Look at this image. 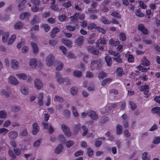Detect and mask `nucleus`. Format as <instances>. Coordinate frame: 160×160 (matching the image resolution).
Listing matches in <instances>:
<instances>
[{
	"mask_svg": "<svg viewBox=\"0 0 160 160\" xmlns=\"http://www.w3.org/2000/svg\"><path fill=\"white\" fill-rule=\"evenodd\" d=\"M101 60H94L92 61L91 63V70H93L95 69H96L97 70L100 69L101 66Z\"/></svg>",
	"mask_w": 160,
	"mask_h": 160,
	"instance_id": "obj_1",
	"label": "nucleus"
},
{
	"mask_svg": "<svg viewBox=\"0 0 160 160\" xmlns=\"http://www.w3.org/2000/svg\"><path fill=\"white\" fill-rule=\"evenodd\" d=\"M61 73L59 72H57L56 74V78H58L57 79L58 82L61 84V83H64L65 82H66V84L67 85H69L71 83V82L69 80L66 78H62L60 77Z\"/></svg>",
	"mask_w": 160,
	"mask_h": 160,
	"instance_id": "obj_2",
	"label": "nucleus"
},
{
	"mask_svg": "<svg viewBox=\"0 0 160 160\" xmlns=\"http://www.w3.org/2000/svg\"><path fill=\"white\" fill-rule=\"evenodd\" d=\"M86 114L87 116H89L93 120H96L98 118V116L94 111L90 110L87 111Z\"/></svg>",
	"mask_w": 160,
	"mask_h": 160,
	"instance_id": "obj_3",
	"label": "nucleus"
},
{
	"mask_svg": "<svg viewBox=\"0 0 160 160\" xmlns=\"http://www.w3.org/2000/svg\"><path fill=\"white\" fill-rule=\"evenodd\" d=\"M54 60V57L52 55H49L47 57L46 60L47 65L48 66H52L53 64Z\"/></svg>",
	"mask_w": 160,
	"mask_h": 160,
	"instance_id": "obj_4",
	"label": "nucleus"
},
{
	"mask_svg": "<svg viewBox=\"0 0 160 160\" xmlns=\"http://www.w3.org/2000/svg\"><path fill=\"white\" fill-rule=\"evenodd\" d=\"M138 30L141 31L143 34L146 35L148 34V32L147 29L142 24H139L138 25Z\"/></svg>",
	"mask_w": 160,
	"mask_h": 160,
	"instance_id": "obj_5",
	"label": "nucleus"
},
{
	"mask_svg": "<svg viewBox=\"0 0 160 160\" xmlns=\"http://www.w3.org/2000/svg\"><path fill=\"white\" fill-rule=\"evenodd\" d=\"M62 129L65 135L68 137L71 136V132L69 131L68 127L62 124L61 126Z\"/></svg>",
	"mask_w": 160,
	"mask_h": 160,
	"instance_id": "obj_6",
	"label": "nucleus"
},
{
	"mask_svg": "<svg viewBox=\"0 0 160 160\" xmlns=\"http://www.w3.org/2000/svg\"><path fill=\"white\" fill-rule=\"evenodd\" d=\"M34 85L38 89H40L42 88L43 86L41 81L38 78H36L34 81Z\"/></svg>",
	"mask_w": 160,
	"mask_h": 160,
	"instance_id": "obj_7",
	"label": "nucleus"
},
{
	"mask_svg": "<svg viewBox=\"0 0 160 160\" xmlns=\"http://www.w3.org/2000/svg\"><path fill=\"white\" fill-rule=\"evenodd\" d=\"M88 52L94 55H98L99 53L98 50H95V48L92 46H89L87 47Z\"/></svg>",
	"mask_w": 160,
	"mask_h": 160,
	"instance_id": "obj_8",
	"label": "nucleus"
},
{
	"mask_svg": "<svg viewBox=\"0 0 160 160\" xmlns=\"http://www.w3.org/2000/svg\"><path fill=\"white\" fill-rule=\"evenodd\" d=\"M32 126V134L33 135H36L38 133L39 130V127L38 124L36 122L34 123Z\"/></svg>",
	"mask_w": 160,
	"mask_h": 160,
	"instance_id": "obj_9",
	"label": "nucleus"
},
{
	"mask_svg": "<svg viewBox=\"0 0 160 160\" xmlns=\"http://www.w3.org/2000/svg\"><path fill=\"white\" fill-rule=\"evenodd\" d=\"M37 60L36 59L33 58L31 59L29 62V65L32 69H34L37 66Z\"/></svg>",
	"mask_w": 160,
	"mask_h": 160,
	"instance_id": "obj_10",
	"label": "nucleus"
},
{
	"mask_svg": "<svg viewBox=\"0 0 160 160\" xmlns=\"http://www.w3.org/2000/svg\"><path fill=\"white\" fill-rule=\"evenodd\" d=\"M26 2V0H19L18 2V7L19 10L22 11L25 8L24 4Z\"/></svg>",
	"mask_w": 160,
	"mask_h": 160,
	"instance_id": "obj_11",
	"label": "nucleus"
},
{
	"mask_svg": "<svg viewBox=\"0 0 160 160\" xmlns=\"http://www.w3.org/2000/svg\"><path fill=\"white\" fill-rule=\"evenodd\" d=\"M8 82L12 84L17 85L18 82L16 78L12 76H10L8 78Z\"/></svg>",
	"mask_w": 160,
	"mask_h": 160,
	"instance_id": "obj_12",
	"label": "nucleus"
},
{
	"mask_svg": "<svg viewBox=\"0 0 160 160\" xmlns=\"http://www.w3.org/2000/svg\"><path fill=\"white\" fill-rule=\"evenodd\" d=\"M18 136V133L16 131H11L8 134V137L11 139H15Z\"/></svg>",
	"mask_w": 160,
	"mask_h": 160,
	"instance_id": "obj_13",
	"label": "nucleus"
},
{
	"mask_svg": "<svg viewBox=\"0 0 160 160\" xmlns=\"http://www.w3.org/2000/svg\"><path fill=\"white\" fill-rule=\"evenodd\" d=\"M61 41L63 44L68 47H71L72 46V43L69 40L63 38L62 39Z\"/></svg>",
	"mask_w": 160,
	"mask_h": 160,
	"instance_id": "obj_14",
	"label": "nucleus"
},
{
	"mask_svg": "<svg viewBox=\"0 0 160 160\" xmlns=\"http://www.w3.org/2000/svg\"><path fill=\"white\" fill-rule=\"evenodd\" d=\"M141 64L143 66L147 67L149 66L150 65V62L147 59L146 56H144L142 59Z\"/></svg>",
	"mask_w": 160,
	"mask_h": 160,
	"instance_id": "obj_15",
	"label": "nucleus"
},
{
	"mask_svg": "<svg viewBox=\"0 0 160 160\" xmlns=\"http://www.w3.org/2000/svg\"><path fill=\"white\" fill-rule=\"evenodd\" d=\"M11 67L14 69H18L19 67V62L15 59H12L11 62Z\"/></svg>",
	"mask_w": 160,
	"mask_h": 160,
	"instance_id": "obj_16",
	"label": "nucleus"
},
{
	"mask_svg": "<svg viewBox=\"0 0 160 160\" xmlns=\"http://www.w3.org/2000/svg\"><path fill=\"white\" fill-rule=\"evenodd\" d=\"M79 13H75L73 16H71L70 18L71 21L75 22H77L78 19Z\"/></svg>",
	"mask_w": 160,
	"mask_h": 160,
	"instance_id": "obj_17",
	"label": "nucleus"
},
{
	"mask_svg": "<svg viewBox=\"0 0 160 160\" xmlns=\"http://www.w3.org/2000/svg\"><path fill=\"white\" fill-rule=\"evenodd\" d=\"M31 45L33 48V52L34 54L38 53V48L37 45L35 43L32 42Z\"/></svg>",
	"mask_w": 160,
	"mask_h": 160,
	"instance_id": "obj_18",
	"label": "nucleus"
},
{
	"mask_svg": "<svg viewBox=\"0 0 160 160\" xmlns=\"http://www.w3.org/2000/svg\"><path fill=\"white\" fill-rule=\"evenodd\" d=\"M84 41V37L82 36L79 37L76 40L75 42L78 46L81 45Z\"/></svg>",
	"mask_w": 160,
	"mask_h": 160,
	"instance_id": "obj_19",
	"label": "nucleus"
},
{
	"mask_svg": "<svg viewBox=\"0 0 160 160\" xmlns=\"http://www.w3.org/2000/svg\"><path fill=\"white\" fill-rule=\"evenodd\" d=\"M23 27V24L21 22H16L14 25L15 29L18 30H20Z\"/></svg>",
	"mask_w": 160,
	"mask_h": 160,
	"instance_id": "obj_20",
	"label": "nucleus"
},
{
	"mask_svg": "<svg viewBox=\"0 0 160 160\" xmlns=\"http://www.w3.org/2000/svg\"><path fill=\"white\" fill-rule=\"evenodd\" d=\"M151 112L153 114H157L160 116V107H154L151 109Z\"/></svg>",
	"mask_w": 160,
	"mask_h": 160,
	"instance_id": "obj_21",
	"label": "nucleus"
},
{
	"mask_svg": "<svg viewBox=\"0 0 160 160\" xmlns=\"http://www.w3.org/2000/svg\"><path fill=\"white\" fill-rule=\"evenodd\" d=\"M60 31L59 29L58 28H54L51 32V36L52 38H54L56 34L59 32Z\"/></svg>",
	"mask_w": 160,
	"mask_h": 160,
	"instance_id": "obj_22",
	"label": "nucleus"
},
{
	"mask_svg": "<svg viewBox=\"0 0 160 160\" xmlns=\"http://www.w3.org/2000/svg\"><path fill=\"white\" fill-rule=\"evenodd\" d=\"M43 93H40L38 97V102L40 106H42L43 104Z\"/></svg>",
	"mask_w": 160,
	"mask_h": 160,
	"instance_id": "obj_23",
	"label": "nucleus"
},
{
	"mask_svg": "<svg viewBox=\"0 0 160 160\" xmlns=\"http://www.w3.org/2000/svg\"><path fill=\"white\" fill-rule=\"evenodd\" d=\"M63 149V146L62 144H59L55 149V152L57 154L60 153Z\"/></svg>",
	"mask_w": 160,
	"mask_h": 160,
	"instance_id": "obj_24",
	"label": "nucleus"
},
{
	"mask_svg": "<svg viewBox=\"0 0 160 160\" xmlns=\"http://www.w3.org/2000/svg\"><path fill=\"white\" fill-rule=\"evenodd\" d=\"M116 73L118 76L122 77L124 74L123 69L121 67H118L117 69Z\"/></svg>",
	"mask_w": 160,
	"mask_h": 160,
	"instance_id": "obj_25",
	"label": "nucleus"
},
{
	"mask_svg": "<svg viewBox=\"0 0 160 160\" xmlns=\"http://www.w3.org/2000/svg\"><path fill=\"white\" fill-rule=\"evenodd\" d=\"M9 36V33L8 32H5L3 34L2 36V41L3 42H7L8 38Z\"/></svg>",
	"mask_w": 160,
	"mask_h": 160,
	"instance_id": "obj_26",
	"label": "nucleus"
},
{
	"mask_svg": "<svg viewBox=\"0 0 160 160\" xmlns=\"http://www.w3.org/2000/svg\"><path fill=\"white\" fill-rule=\"evenodd\" d=\"M111 15L116 19H121L122 18L120 14L116 11H113L111 14Z\"/></svg>",
	"mask_w": 160,
	"mask_h": 160,
	"instance_id": "obj_27",
	"label": "nucleus"
},
{
	"mask_svg": "<svg viewBox=\"0 0 160 160\" xmlns=\"http://www.w3.org/2000/svg\"><path fill=\"white\" fill-rule=\"evenodd\" d=\"M105 60L108 66H110L112 64V58L109 56L108 55L106 56Z\"/></svg>",
	"mask_w": 160,
	"mask_h": 160,
	"instance_id": "obj_28",
	"label": "nucleus"
},
{
	"mask_svg": "<svg viewBox=\"0 0 160 160\" xmlns=\"http://www.w3.org/2000/svg\"><path fill=\"white\" fill-rule=\"evenodd\" d=\"M142 159L143 160H150V156L147 152H145L142 154Z\"/></svg>",
	"mask_w": 160,
	"mask_h": 160,
	"instance_id": "obj_29",
	"label": "nucleus"
},
{
	"mask_svg": "<svg viewBox=\"0 0 160 160\" xmlns=\"http://www.w3.org/2000/svg\"><path fill=\"white\" fill-rule=\"evenodd\" d=\"M30 15V14L29 12H26L21 13L20 15L19 18L21 19H24L25 18L28 17Z\"/></svg>",
	"mask_w": 160,
	"mask_h": 160,
	"instance_id": "obj_30",
	"label": "nucleus"
},
{
	"mask_svg": "<svg viewBox=\"0 0 160 160\" xmlns=\"http://www.w3.org/2000/svg\"><path fill=\"white\" fill-rule=\"evenodd\" d=\"M122 126L120 124H118L116 127V133L118 134H120L122 132Z\"/></svg>",
	"mask_w": 160,
	"mask_h": 160,
	"instance_id": "obj_31",
	"label": "nucleus"
},
{
	"mask_svg": "<svg viewBox=\"0 0 160 160\" xmlns=\"http://www.w3.org/2000/svg\"><path fill=\"white\" fill-rule=\"evenodd\" d=\"M16 76L18 78L23 80H25L27 78V75L23 73L17 74Z\"/></svg>",
	"mask_w": 160,
	"mask_h": 160,
	"instance_id": "obj_32",
	"label": "nucleus"
},
{
	"mask_svg": "<svg viewBox=\"0 0 160 160\" xmlns=\"http://www.w3.org/2000/svg\"><path fill=\"white\" fill-rule=\"evenodd\" d=\"M119 36V39L122 41H124L126 39V36L125 34L123 32L120 33Z\"/></svg>",
	"mask_w": 160,
	"mask_h": 160,
	"instance_id": "obj_33",
	"label": "nucleus"
},
{
	"mask_svg": "<svg viewBox=\"0 0 160 160\" xmlns=\"http://www.w3.org/2000/svg\"><path fill=\"white\" fill-rule=\"evenodd\" d=\"M82 72L79 70H75L73 72V75L76 77H80L82 76Z\"/></svg>",
	"mask_w": 160,
	"mask_h": 160,
	"instance_id": "obj_34",
	"label": "nucleus"
},
{
	"mask_svg": "<svg viewBox=\"0 0 160 160\" xmlns=\"http://www.w3.org/2000/svg\"><path fill=\"white\" fill-rule=\"evenodd\" d=\"M16 35L13 34L12 35L11 38L9 39L8 42V44L10 45L12 44L16 38Z\"/></svg>",
	"mask_w": 160,
	"mask_h": 160,
	"instance_id": "obj_35",
	"label": "nucleus"
},
{
	"mask_svg": "<svg viewBox=\"0 0 160 160\" xmlns=\"http://www.w3.org/2000/svg\"><path fill=\"white\" fill-rule=\"evenodd\" d=\"M21 91L22 93L25 95H27L28 93V88L25 87H22Z\"/></svg>",
	"mask_w": 160,
	"mask_h": 160,
	"instance_id": "obj_36",
	"label": "nucleus"
},
{
	"mask_svg": "<svg viewBox=\"0 0 160 160\" xmlns=\"http://www.w3.org/2000/svg\"><path fill=\"white\" fill-rule=\"evenodd\" d=\"M96 29L99 32L102 33V34H105L106 32V30L102 28L99 26H97L96 28Z\"/></svg>",
	"mask_w": 160,
	"mask_h": 160,
	"instance_id": "obj_37",
	"label": "nucleus"
},
{
	"mask_svg": "<svg viewBox=\"0 0 160 160\" xmlns=\"http://www.w3.org/2000/svg\"><path fill=\"white\" fill-rule=\"evenodd\" d=\"M97 27L96 24L94 23H91L89 24L87 27V28L88 30H91L94 28L96 29V28Z\"/></svg>",
	"mask_w": 160,
	"mask_h": 160,
	"instance_id": "obj_38",
	"label": "nucleus"
},
{
	"mask_svg": "<svg viewBox=\"0 0 160 160\" xmlns=\"http://www.w3.org/2000/svg\"><path fill=\"white\" fill-rule=\"evenodd\" d=\"M101 21L103 23L107 24H108L111 22L110 21L108 20L106 18L104 17L102 18Z\"/></svg>",
	"mask_w": 160,
	"mask_h": 160,
	"instance_id": "obj_39",
	"label": "nucleus"
},
{
	"mask_svg": "<svg viewBox=\"0 0 160 160\" xmlns=\"http://www.w3.org/2000/svg\"><path fill=\"white\" fill-rule=\"evenodd\" d=\"M39 19L37 15H35L33 19L31 21V23L32 25L36 23Z\"/></svg>",
	"mask_w": 160,
	"mask_h": 160,
	"instance_id": "obj_40",
	"label": "nucleus"
},
{
	"mask_svg": "<svg viewBox=\"0 0 160 160\" xmlns=\"http://www.w3.org/2000/svg\"><path fill=\"white\" fill-rule=\"evenodd\" d=\"M107 76V74L103 71L100 72L98 76V78L99 79L103 78Z\"/></svg>",
	"mask_w": 160,
	"mask_h": 160,
	"instance_id": "obj_41",
	"label": "nucleus"
},
{
	"mask_svg": "<svg viewBox=\"0 0 160 160\" xmlns=\"http://www.w3.org/2000/svg\"><path fill=\"white\" fill-rule=\"evenodd\" d=\"M137 68L139 71L143 72H146L148 71L147 68H146L140 65L139 66L137 67Z\"/></svg>",
	"mask_w": 160,
	"mask_h": 160,
	"instance_id": "obj_42",
	"label": "nucleus"
},
{
	"mask_svg": "<svg viewBox=\"0 0 160 160\" xmlns=\"http://www.w3.org/2000/svg\"><path fill=\"white\" fill-rule=\"evenodd\" d=\"M55 101H58L60 102H62L64 101V100L61 97L58 96L56 95L54 98Z\"/></svg>",
	"mask_w": 160,
	"mask_h": 160,
	"instance_id": "obj_43",
	"label": "nucleus"
},
{
	"mask_svg": "<svg viewBox=\"0 0 160 160\" xmlns=\"http://www.w3.org/2000/svg\"><path fill=\"white\" fill-rule=\"evenodd\" d=\"M58 19L59 21L63 22L66 20L67 17L65 15H61L59 16Z\"/></svg>",
	"mask_w": 160,
	"mask_h": 160,
	"instance_id": "obj_44",
	"label": "nucleus"
},
{
	"mask_svg": "<svg viewBox=\"0 0 160 160\" xmlns=\"http://www.w3.org/2000/svg\"><path fill=\"white\" fill-rule=\"evenodd\" d=\"M58 140L60 142L62 143H64L66 141L65 138L62 135H60L58 136Z\"/></svg>",
	"mask_w": 160,
	"mask_h": 160,
	"instance_id": "obj_45",
	"label": "nucleus"
},
{
	"mask_svg": "<svg viewBox=\"0 0 160 160\" xmlns=\"http://www.w3.org/2000/svg\"><path fill=\"white\" fill-rule=\"evenodd\" d=\"M62 5L66 8H69L71 6L72 3L71 2L69 1L66 2H64L62 4Z\"/></svg>",
	"mask_w": 160,
	"mask_h": 160,
	"instance_id": "obj_46",
	"label": "nucleus"
},
{
	"mask_svg": "<svg viewBox=\"0 0 160 160\" xmlns=\"http://www.w3.org/2000/svg\"><path fill=\"white\" fill-rule=\"evenodd\" d=\"M149 86L148 85L145 84L144 85H142L140 87L139 90L141 92L148 89Z\"/></svg>",
	"mask_w": 160,
	"mask_h": 160,
	"instance_id": "obj_47",
	"label": "nucleus"
},
{
	"mask_svg": "<svg viewBox=\"0 0 160 160\" xmlns=\"http://www.w3.org/2000/svg\"><path fill=\"white\" fill-rule=\"evenodd\" d=\"M139 78H141L142 81H145L148 79V78L146 74L142 73L139 77Z\"/></svg>",
	"mask_w": 160,
	"mask_h": 160,
	"instance_id": "obj_48",
	"label": "nucleus"
},
{
	"mask_svg": "<svg viewBox=\"0 0 160 160\" xmlns=\"http://www.w3.org/2000/svg\"><path fill=\"white\" fill-rule=\"evenodd\" d=\"M97 3L96 2L92 3L91 5V8H89L88 9V11L91 12H93V10L92 9H94L97 6Z\"/></svg>",
	"mask_w": 160,
	"mask_h": 160,
	"instance_id": "obj_49",
	"label": "nucleus"
},
{
	"mask_svg": "<svg viewBox=\"0 0 160 160\" xmlns=\"http://www.w3.org/2000/svg\"><path fill=\"white\" fill-rule=\"evenodd\" d=\"M20 108H21L19 106H13L11 108V110L12 112H16L18 111Z\"/></svg>",
	"mask_w": 160,
	"mask_h": 160,
	"instance_id": "obj_50",
	"label": "nucleus"
},
{
	"mask_svg": "<svg viewBox=\"0 0 160 160\" xmlns=\"http://www.w3.org/2000/svg\"><path fill=\"white\" fill-rule=\"evenodd\" d=\"M82 128L83 131V132L82 133L83 136H85L88 133V130L86 127L84 125H83L82 127Z\"/></svg>",
	"mask_w": 160,
	"mask_h": 160,
	"instance_id": "obj_51",
	"label": "nucleus"
},
{
	"mask_svg": "<svg viewBox=\"0 0 160 160\" xmlns=\"http://www.w3.org/2000/svg\"><path fill=\"white\" fill-rule=\"evenodd\" d=\"M7 116L6 112L5 111L3 110L0 112V118H4Z\"/></svg>",
	"mask_w": 160,
	"mask_h": 160,
	"instance_id": "obj_52",
	"label": "nucleus"
},
{
	"mask_svg": "<svg viewBox=\"0 0 160 160\" xmlns=\"http://www.w3.org/2000/svg\"><path fill=\"white\" fill-rule=\"evenodd\" d=\"M66 28L69 31H73L76 29V28L75 26H72L71 25H68L67 26Z\"/></svg>",
	"mask_w": 160,
	"mask_h": 160,
	"instance_id": "obj_53",
	"label": "nucleus"
},
{
	"mask_svg": "<svg viewBox=\"0 0 160 160\" xmlns=\"http://www.w3.org/2000/svg\"><path fill=\"white\" fill-rule=\"evenodd\" d=\"M59 49L62 51L64 55H66V53L67 52V50L65 47L60 46L59 47Z\"/></svg>",
	"mask_w": 160,
	"mask_h": 160,
	"instance_id": "obj_54",
	"label": "nucleus"
},
{
	"mask_svg": "<svg viewBox=\"0 0 160 160\" xmlns=\"http://www.w3.org/2000/svg\"><path fill=\"white\" fill-rule=\"evenodd\" d=\"M77 88L75 87H72L71 89L70 92L71 94L73 95H74L77 94Z\"/></svg>",
	"mask_w": 160,
	"mask_h": 160,
	"instance_id": "obj_55",
	"label": "nucleus"
},
{
	"mask_svg": "<svg viewBox=\"0 0 160 160\" xmlns=\"http://www.w3.org/2000/svg\"><path fill=\"white\" fill-rule=\"evenodd\" d=\"M112 81V79L110 78H107L103 80L101 82V85L104 86L108 82H110Z\"/></svg>",
	"mask_w": 160,
	"mask_h": 160,
	"instance_id": "obj_56",
	"label": "nucleus"
},
{
	"mask_svg": "<svg viewBox=\"0 0 160 160\" xmlns=\"http://www.w3.org/2000/svg\"><path fill=\"white\" fill-rule=\"evenodd\" d=\"M74 144L73 141L72 140H69L66 142V144L67 147L69 148L72 146Z\"/></svg>",
	"mask_w": 160,
	"mask_h": 160,
	"instance_id": "obj_57",
	"label": "nucleus"
},
{
	"mask_svg": "<svg viewBox=\"0 0 160 160\" xmlns=\"http://www.w3.org/2000/svg\"><path fill=\"white\" fill-rule=\"evenodd\" d=\"M153 143L156 144L160 143V137H155L153 140Z\"/></svg>",
	"mask_w": 160,
	"mask_h": 160,
	"instance_id": "obj_58",
	"label": "nucleus"
},
{
	"mask_svg": "<svg viewBox=\"0 0 160 160\" xmlns=\"http://www.w3.org/2000/svg\"><path fill=\"white\" fill-rule=\"evenodd\" d=\"M8 153L9 156L13 159H14L16 158V156L15 155L14 152L12 150H9L8 151Z\"/></svg>",
	"mask_w": 160,
	"mask_h": 160,
	"instance_id": "obj_59",
	"label": "nucleus"
},
{
	"mask_svg": "<svg viewBox=\"0 0 160 160\" xmlns=\"http://www.w3.org/2000/svg\"><path fill=\"white\" fill-rule=\"evenodd\" d=\"M42 27L44 28L45 32H47L50 30V27L47 24H43L42 25Z\"/></svg>",
	"mask_w": 160,
	"mask_h": 160,
	"instance_id": "obj_60",
	"label": "nucleus"
},
{
	"mask_svg": "<svg viewBox=\"0 0 160 160\" xmlns=\"http://www.w3.org/2000/svg\"><path fill=\"white\" fill-rule=\"evenodd\" d=\"M72 112L74 116L75 117H78V113L76 110L74 106L72 107Z\"/></svg>",
	"mask_w": 160,
	"mask_h": 160,
	"instance_id": "obj_61",
	"label": "nucleus"
},
{
	"mask_svg": "<svg viewBox=\"0 0 160 160\" xmlns=\"http://www.w3.org/2000/svg\"><path fill=\"white\" fill-rule=\"evenodd\" d=\"M70 114V111L68 110H65L63 112V114L65 118H69Z\"/></svg>",
	"mask_w": 160,
	"mask_h": 160,
	"instance_id": "obj_62",
	"label": "nucleus"
},
{
	"mask_svg": "<svg viewBox=\"0 0 160 160\" xmlns=\"http://www.w3.org/2000/svg\"><path fill=\"white\" fill-rule=\"evenodd\" d=\"M83 152L82 150H79L76 152L75 154L74 155L76 157H78L79 156L82 155L83 154Z\"/></svg>",
	"mask_w": 160,
	"mask_h": 160,
	"instance_id": "obj_63",
	"label": "nucleus"
},
{
	"mask_svg": "<svg viewBox=\"0 0 160 160\" xmlns=\"http://www.w3.org/2000/svg\"><path fill=\"white\" fill-rule=\"evenodd\" d=\"M8 131V130L5 128H0V134L4 133V135H5Z\"/></svg>",
	"mask_w": 160,
	"mask_h": 160,
	"instance_id": "obj_64",
	"label": "nucleus"
}]
</instances>
